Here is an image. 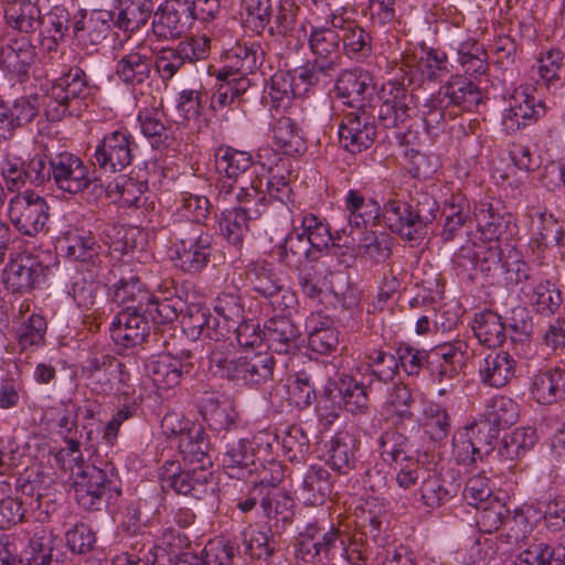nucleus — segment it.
<instances>
[{
    "label": "nucleus",
    "instance_id": "f257e3e1",
    "mask_svg": "<svg viewBox=\"0 0 565 565\" xmlns=\"http://www.w3.org/2000/svg\"><path fill=\"white\" fill-rule=\"evenodd\" d=\"M275 438L263 430L254 435L252 439L242 438L228 447L223 457V467L231 478L244 479L258 472L259 478L254 481L264 488H270L268 498H264L262 507L267 515L271 513V501L269 495L275 487L282 479V468L276 461H268L267 466L262 463L273 451Z\"/></svg>",
    "mask_w": 565,
    "mask_h": 565
},
{
    "label": "nucleus",
    "instance_id": "f03ea898",
    "mask_svg": "<svg viewBox=\"0 0 565 565\" xmlns=\"http://www.w3.org/2000/svg\"><path fill=\"white\" fill-rule=\"evenodd\" d=\"M168 249L173 267L186 275L203 271L212 255V236L195 224H175Z\"/></svg>",
    "mask_w": 565,
    "mask_h": 565
},
{
    "label": "nucleus",
    "instance_id": "7ed1b4c3",
    "mask_svg": "<svg viewBox=\"0 0 565 565\" xmlns=\"http://www.w3.org/2000/svg\"><path fill=\"white\" fill-rule=\"evenodd\" d=\"M328 67L327 64H307L294 73H275L265 87L264 102L277 110L286 108L292 98L305 97L311 87L324 82Z\"/></svg>",
    "mask_w": 565,
    "mask_h": 565
},
{
    "label": "nucleus",
    "instance_id": "20e7f679",
    "mask_svg": "<svg viewBox=\"0 0 565 565\" xmlns=\"http://www.w3.org/2000/svg\"><path fill=\"white\" fill-rule=\"evenodd\" d=\"M211 367H216L221 376L244 385H258L271 377L274 358L268 352H245L239 356L225 355L218 348L210 355Z\"/></svg>",
    "mask_w": 565,
    "mask_h": 565
},
{
    "label": "nucleus",
    "instance_id": "39448f33",
    "mask_svg": "<svg viewBox=\"0 0 565 565\" xmlns=\"http://www.w3.org/2000/svg\"><path fill=\"white\" fill-rule=\"evenodd\" d=\"M415 213L411 205L401 200H388L383 210V218L388 228L402 238L413 241L418 237L424 225L436 218L439 206L434 199L426 198Z\"/></svg>",
    "mask_w": 565,
    "mask_h": 565
},
{
    "label": "nucleus",
    "instance_id": "423d86ee",
    "mask_svg": "<svg viewBox=\"0 0 565 565\" xmlns=\"http://www.w3.org/2000/svg\"><path fill=\"white\" fill-rule=\"evenodd\" d=\"M75 499L85 510H97L106 499L120 494V482L113 470L86 467L74 486Z\"/></svg>",
    "mask_w": 565,
    "mask_h": 565
},
{
    "label": "nucleus",
    "instance_id": "0eeeda50",
    "mask_svg": "<svg viewBox=\"0 0 565 565\" xmlns=\"http://www.w3.org/2000/svg\"><path fill=\"white\" fill-rule=\"evenodd\" d=\"M49 210L43 196L33 191H24L10 199L8 217L21 235L34 237L45 231Z\"/></svg>",
    "mask_w": 565,
    "mask_h": 565
},
{
    "label": "nucleus",
    "instance_id": "6e6552de",
    "mask_svg": "<svg viewBox=\"0 0 565 565\" xmlns=\"http://www.w3.org/2000/svg\"><path fill=\"white\" fill-rule=\"evenodd\" d=\"M545 113V104L529 87H519L502 111L501 125L505 132L513 134L536 122Z\"/></svg>",
    "mask_w": 565,
    "mask_h": 565
},
{
    "label": "nucleus",
    "instance_id": "1a4fd4ad",
    "mask_svg": "<svg viewBox=\"0 0 565 565\" xmlns=\"http://www.w3.org/2000/svg\"><path fill=\"white\" fill-rule=\"evenodd\" d=\"M338 132L342 147L351 153H359L373 145L376 126L367 108L350 109L343 114Z\"/></svg>",
    "mask_w": 565,
    "mask_h": 565
},
{
    "label": "nucleus",
    "instance_id": "9d476101",
    "mask_svg": "<svg viewBox=\"0 0 565 565\" xmlns=\"http://www.w3.org/2000/svg\"><path fill=\"white\" fill-rule=\"evenodd\" d=\"M401 70L409 84L420 85L424 81L435 79L448 71L447 54L430 47H415L402 56Z\"/></svg>",
    "mask_w": 565,
    "mask_h": 565
},
{
    "label": "nucleus",
    "instance_id": "9b49d317",
    "mask_svg": "<svg viewBox=\"0 0 565 565\" xmlns=\"http://www.w3.org/2000/svg\"><path fill=\"white\" fill-rule=\"evenodd\" d=\"M338 541L339 530L335 526L330 525L326 529L319 522H312L299 533L295 553L305 562H320L334 553Z\"/></svg>",
    "mask_w": 565,
    "mask_h": 565
},
{
    "label": "nucleus",
    "instance_id": "f8f14e48",
    "mask_svg": "<svg viewBox=\"0 0 565 565\" xmlns=\"http://www.w3.org/2000/svg\"><path fill=\"white\" fill-rule=\"evenodd\" d=\"M192 367L190 352H182L180 355L160 353L150 356L145 363L147 376L159 391L175 387L182 376L190 373Z\"/></svg>",
    "mask_w": 565,
    "mask_h": 565
},
{
    "label": "nucleus",
    "instance_id": "ddd939ff",
    "mask_svg": "<svg viewBox=\"0 0 565 565\" xmlns=\"http://www.w3.org/2000/svg\"><path fill=\"white\" fill-rule=\"evenodd\" d=\"M106 279L107 295L111 302L130 305L131 309H142L145 301L150 299V290L127 265L114 267Z\"/></svg>",
    "mask_w": 565,
    "mask_h": 565
},
{
    "label": "nucleus",
    "instance_id": "4468645a",
    "mask_svg": "<svg viewBox=\"0 0 565 565\" xmlns=\"http://www.w3.org/2000/svg\"><path fill=\"white\" fill-rule=\"evenodd\" d=\"M132 136L118 129L104 136L94 152L96 164L106 172L120 171L132 160Z\"/></svg>",
    "mask_w": 565,
    "mask_h": 565
},
{
    "label": "nucleus",
    "instance_id": "2eb2a0df",
    "mask_svg": "<svg viewBox=\"0 0 565 565\" xmlns=\"http://www.w3.org/2000/svg\"><path fill=\"white\" fill-rule=\"evenodd\" d=\"M301 233H290L285 238V252L294 256L307 255L309 247L316 249L328 248L332 244L329 225L312 213L301 216Z\"/></svg>",
    "mask_w": 565,
    "mask_h": 565
},
{
    "label": "nucleus",
    "instance_id": "dca6fc26",
    "mask_svg": "<svg viewBox=\"0 0 565 565\" xmlns=\"http://www.w3.org/2000/svg\"><path fill=\"white\" fill-rule=\"evenodd\" d=\"M375 87L372 76L364 71H344L334 85L335 102L350 109L367 108Z\"/></svg>",
    "mask_w": 565,
    "mask_h": 565
},
{
    "label": "nucleus",
    "instance_id": "f3484780",
    "mask_svg": "<svg viewBox=\"0 0 565 565\" xmlns=\"http://www.w3.org/2000/svg\"><path fill=\"white\" fill-rule=\"evenodd\" d=\"M192 20L193 11L186 0H166L154 12L152 31L159 39H177Z\"/></svg>",
    "mask_w": 565,
    "mask_h": 565
},
{
    "label": "nucleus",
    "instance_id": "a211bd4d",
    "mask_svg": "<svg viewBox=\"0 0 565 565\" xmlns=\"http://www.w3.org/2000/svg\"><path fill=\"white\" fill-rule=\"evenodd\" d=\"M44 275L43 265L33 256L18 254L2 270V281L12 292H28L35 288Z\"/></svg>",
    "mask_w": 565,
    "mask_h": 565
},
{
    "label": "nucleus",
    "instance_id": "6ab92c4d",
    "mask_svg": "<svg viewBox=\"0 0 565 565\" xmlns=\"http://www.w3.org/2000/svg\"><path fill=\"white\" fill-rule=\"evenodd\" d=\"M52 177L56 186L68 193H79L90 183L88 169L75 154L62 152L51 159Z\"/></svg>",
    "mask_w": 565,
    "mask_h": 565
},
{
    "label": "nucleus",
    "instance_id": "aec40b11",
    "mask_svg": "<svg viewBox=\"0 0 565 565\" xmlns=\"http://www.w3.org/2000/svg\"><path fill=\"white\" fill-rule=\"evenodd\" d=\"M151 73V49L145 42H138L129 51H125L119 56L115 74L125 85H140L150 76Z\"/></svg>",
    "mask_w": 565,
    "mask_h": 565
},
{
    "label": "nucleus",
    "instance_id": "412c9836",
    "mask_svg": "<svg viewBox=\"0 0 565 565\" xmlns=\"http://www.w3.org/2000/svg\"><path fill=\"white\" fill-rule=\"evenodd\" d=\"M500 248L499 244L492 243H473L462 246L456 256V264L469 277L473 278L477 275H488L493 269H497L500 264Z\"/></svg>",
    "mask_w": 565,
    "mask_h": 565
},
{
    "label": "nucleus",
    "instance_id": "4be33fe9",
    "mask_svg": "<svg viewBox=\"0 0 565 565\" xmlns=\"http://www.w3.org/2000/svg\"><path fill=\"white\" fill-rule=\"evenodd\" d=\"M379 99V119L386 128L396 127L409 117L412 96L396 82L383 84Z\"/></svg>",
    "mask_w": 565,
    "mask_h": 565
},
{
    "label": "nucleus",
    "instance_id": "5701e85b",
    "mask_svg": "<svg viewBox=\"0 0 565 565\" xmlns=\"http://www.w3.org/2000/svg\"><path fill=\"white\" fill-rule=\"evenodd\" d=\"M532 401L540 405H552L565 399V369L561 366L542 369L529 382Z\"/></svg>",
    "mask_w": 565,
    "mask_h": 565
},
{
    "label": "nucleus",
    "instance_id": "b1692460",
    "mask_svg": "<svg viewBox=\"0 0 565 565\" xmlns=\"http://www.w3.org/2000/svg\"><path fill=\"white\" fill-rule=\"evenodd\" d=\"M441 105L461 111L473 110L482 100V93L477 85L462 75L451 76L438 92Z\"/></svg>",
    "mask_w": 565,
    "mask_h": 565
},
{
    "label": "nucleus",
    "instance_id": "393cba45",
    "mask_svg": "<svg viewBox=\"0 0 565 565\" xmlns=\"http://www.w3.org/2000/svg\"><path fill=\"white\" fill-rule=\"evenodd\" d=\"M473 220L484 241L495 244L502 235L511 231L513 217L501 213L489 198L481 199L475 204Z\"/></svg>",
    "mask_w": 565,
    "mask_h": 565
},
{
    "label": "nucleus",
    "instance_id": "a878e982",
    "mask_svg": "<svg viewBox=\"0 0 565 565\" xmlns=\"http://www.w3.org/2000/svg\"><path fill=\"white\" fill-rule=\"evenodd\" d=\"M142 309H127L120 311L113 320L110 335L117 345L134 348L140 344L148 333V321L140 313Z\"/></svg>",
    "mask_w": 565,
    "mask_h": 565
},
{
    "label": "nucleus",
    "instance_id": "bb28decb",
    "mask_svg": "<svg viewBox=\"0 0 565 565\" xmlns=\"http://www.w3.org/2000/svg\"><path fill=\"white\" fill-rule=\"evenodd\" d=\"M327 465L339 475H348L358 462L359 440L349 431L334 434L324 446Z\"/></svg>",
    "mask_w": 565,
    "mask_h": 565
},
{
    "label": "nucleus",
    "instance_id": "cd10ccee",
    "mask_svg": "<svg viewBox=\"0 0 565 565\" xmlns=\"http://www.w3.org/2000/svg\"><path fill=\"white\" fill-rule=\"evenodd\" d=\"M35 54V49L26 36L11 40L0 49L1 68L17 77V81L23 82L29 76Z\"/></svg>",
    "mask_w": 565,
    "mask_h": 565
},
{
    "label": "nucleus",
    "instance_id": "c85d7f7f",
    "mask_svg": "<svg viewBox=\"0 0 565 565\" xmlns=\"http://www.w3.org/2000/svg\"><path fill=\"white\" fill-rule=\"evenodd\" d=\"M88 94V84L84 71L79 67L71 68L66 74L57 78L50 93V98L56 103L57 115H65L70 104Z\"/></svg>",
    "mask_w": 565,
    "mask_h": 565
},
{
    "label": "nucleus",
    "instance_id": "c756f323",
    "mask_svg": "<svg viewBox=\"0 0 565 565\" xmlns=\"http://www.w3.org/2000/svg\"><path fill=\"white\" fill-rule=\"evenodd\" d=\"M478 372L482 384L501 388L514 379L516 361L508 352H490L479 363Z\"/></svg>",
    "mask_w": 565,
    "mask_h": 565
},
{
    "label": "nucleus",
    "instance_id": "7c9ffc66",
    "mask_svg": "<svg viewBox=\"0 0 565 565\" xmlns=\"http://www.w3.org/2000/svg\"><path fill=\"white\" fill-rule=\"evenodd\" d=\"M262 51L259 45L250 43H236L225 54L224 66L218 71L216 78L226 76H246L253 73L259 65Z\"/></svg>",
    "mask_w": 565,
    "mask_h": 565
},
{
    "label": "nucleus",
    "instance_id": "2f4dec72",
    "mask_svg": "<svg viewBox=\"0 0 565 565\" xmlns=\"http://www.w3.org/2000/svg\"><path fill=\"white\" fill-rule=\"evenodd\" d=\"M149 301H145L142 311L147 313L154 323H168L174 321L182 310V299L177 295L175 289L168 285H159L157 289L150 290Z\"/></svg>",
    "mask_w": 565,
    "mask_h": 565
},
{
    "label": "nucleus",
    "instance_id": "473e14b6",
    "mask_svg": "<svg viewBox=\"0 0 565 565\" xmlns=\"http://www.w3.org/2000/svg\"><path fill=\"white\" fill-rule=\"evenodd\" d=\"M39 113L36 96H21L12 103L0 104V135L31 122Z\"/></svg>",
    "mask_w": 565,
    "mask_h": 565
},
{
    "label": "nucleus",
    "instance_id": "72a5a7b5",
    "mask_svg": "<svg viewBox=\"0 0 565 565\" xmlns=\"http://www.w3.org/2000/svg\"><path fill=\"white\" fill-rule=\"evenodd\" d=\"M262 215L260 209L233 207L225 209L218 215L221 234L233 245H239L249 231V222Z\"/></svg>",
    "mask_w": 565,
    "mask_h": 565
},
{
    "label": "nucleus",
    "instance_id": "f704fd0d",
    "mask_svg": "<svg viewBox=\"0 0 565 565\" xmlns=\"http://www.w3.org/2000/svg\"><path fill=\"white\" fill-rule=\"evenodd\" d=\"M172 216L178 224H195L202 226L211 211L210 200L205 195L180 192L172 203Z\"/></svg>",
    "mask_w": 565,
    "mask_h": 565
},
{
    "label": "nucleus",
    "instance_id": "c9c22d12",
    "mask_svg": "<svg viewBox=\"0 0 565 565\" xmlns=\"http://www.w3.org/2000/svg\"><path fill=\"white\" fill-rule=\"evenodd\" d=\"M184 329L193 339H210L220 341L227 331L225 323L213 316L207 308L193 306L189 309V316L183 320Z\"/></svg>",
    "mask_w": 565,
    "mask_h": 565
},
{
    "label": "nucleus",
    "instance_id": "e433bc0d",
    "mask_svg": "<svg viewBox=\"0 0 565 565\" xmlns=\"http://www.w3.org/2000/svg\"><path fill=\"white\" fill-rule=\"evenodd\" d=\"M268 348L277 353H290L298 348L299 331L287 317L270 319L264 332Z\"/></svg>",
    "mask_w": 565,
    "mask_h": 565
},
{
    "label": "nucleus",
    "instance_id": "4c0bfd02",
    "mask_svg": "<svg viewBox=\"0 0 565 565\" xmlns=\"http://www.w3.org/2000/svg\"><path fill=\"white\" fill-rule=\"evenodd\" d=\"M341 38L330 26H312L309 45L317 60L312 64L323 65L329 67L326 70L327 78L328 72L331 70L334 58L338 56Z\"/></svg>",
    "mask_w": 565,
    "mask_h": 565
},
{
    "label": "nucleus",
    "instance_id": "58836bf2",
    "mask_svg": "<svg viewBox=\"0 0 565 565\" xmlns=\"http://www.w3.org/2000/svg\"><path fill=\"white\" fill-rule=\"evenodd\" d=\"M232 193L235 195L237 203L242 205L241 207L260 209L263 213L268 204L264 190V178H260V174H256L248 185H222L218 192V201H230L228 196Z\"/></svg>",
    "mask_w": 565,
    "mask_h": 565
},
{
    "label": "nucleus",
    "instance_id": "ea45409f",
    "mask_svg": "<svg viewBox=\"0 0 565 565\" xmlns=\"http://www.w3.org/2000/svg\"><path fill=\"white\" fill-rule=\"evenodd\" d=\"M332 488L330 472L321 466H311L303 477L300 495L303 502L317 505L330 497Z\"/></svg>",
    "mask_w": 565,
    "mask_h": 565
},
{
    "label": "nucleus",
    "instance_id": "a19ab883",
    "mask_svg": "<svg viewBox=\"0 0 565 565\" xmlns=\"http://www.w3.org/2000/svg\"><path fill=\"white\" fill-rule=\"evenodd\" d=\"M344 210L349 223L355 227L373 223L380 214V205L373 199H367L360 190L350 189L344 198Z\"/></svg>",
    "mask_w": 565,
    "mask_h": 565
},
{
    "label": "nucleus",
    "instance_id": "79ce46f5",
    "mask_svg": "<svg viewBox=\"0 0 565 565\" xmlns=\"http://www.w3.org/2000/svg\"><path fill=\"white\" fill-rule=\"evenodd\" d=\"M164 488H170L179 494L201 499L207 493L206 473L204 469L172 472L162 477Z\"/></svg>",
    "mask_w": 565,
    "mask_h": 565
},
{
    "label": "nucleus",
    "instance_id": "37998d69",
    "mask_svg": "<svg viewBox=\"0 0 565 565\" xmlns=\"http://www.w3.org/2000/svg\"><path fill=\"white\" fill-rule=\"evenodd\" d=\"M274 143L288 156L305 152L306 139L302 130L288 117L279 118L273 127Z\"/></svg>",
    "mask_w": 565,
    "mask_h": 565
},
{
    "label": "nucleus",
    "instance_id": "c03bdc74",
    "mask_svg": "<svg viewBox=\"0 0 565 565\" xmlns=\"http://www.w3.org/2000/svg\"><path fill=\"white\" fill-rule=\"evenodd\" d=\"M472 330L479 342L489 348L501 345L505 339V328L501 317L491 310L476 313Z\"/></svg>",
    "mask_w": 565,
    "mask_h": 565
},
{
    "label": "nucleus",
    "instance_id": "a18cd8bd",
    "mask_svg": "<svg viewBox=\"0 0 565 565\" xmlns=\"http://www.w3.org/2000/svg\"><path fill=\"white\" fill-rule=\"evenodd\" d=\"M246 274L253 290L264 298L273 299L280 290V279L267 260L250 263Z\"/></svg>",
    "mask_w": 565,
    "mask_h": 565
},
{
    "label": "nucleus",
    "instance_id": "49530a36",
    "mask_svg": "<svg viewBox=\"0 0 565 565\" xmlns=\"http://www.w3.org/2000/svg\"><path fill=\"white\" fill-rule=\"evenodd\" d=\"M537 435L532 427H519L507 434L499 448V455L504 460H515L527 454L536 444Z\"/></svg>",
    "mask_w": 565,
    "mask_h": 565
},
{
    "label": "nucleus",
    "instance_id": "de8ad7c7",
    "mask_svg": "<svg viewBox=\"0 0 565 565\" xmlns=\"http://www.w3.org/2000/svg\"><path fill=\"white\" fill-rule=\"evenodd\" d=\"M458 62L466 74L478 77L487 73L489 68L488 54L482 44L475 39H467L459 43Z\"/></svg>",
    "mask_w": 565,
    "mask_h": 565
},
{
    "label": "nucleus",
    "instance_id": "09e8293b",
    "mask_svg": "<svg viewBox=\"0 0 565 565\" xmlns=\"http://www.w3.org/2000/svg\"><path fill=\"white\" fill-rule=\"evenodd\" d=\"M178 447L184 460L201 463L200 469H203L207 459L209 440L201 426L192 425L186 434H182Z\"/></svg>",
    "mask_w": 565,
    "mask_h": 565
},
{
    "label": "nucleus",
    "instance_id": "8fccbe9b",
    "mask_svg": "<svg viewBox=\"0 0 565 565\" xmlns=\"http://www.w3.org/2000/svg\"><path fill=\"white\" fill-rule=\"evenodd\" d=\"M146 190L145 182L126 175L117 177L106 188L107 195L126 207L138 206Z\"/></svg>",
    "mask_w": 565,
    "mask_h": 565
},
{
    "label": "nucleus",
    "instance_id": "3c124183",
    "mask_svg": "<svg viewBox=\"0 0 565 565\" xmlns=\"http://www.w3.org/2000/svg\"><path fill=\"white\" fill-rule=\"evenodd\" d=\"M118 15L116 24L125 31H135L143 25L150 15L149 0H117Z\"/></svg>",
    "mask_w": 565,
    "mask_h": 565
},
{
    "label": "nucleus",
    "instance_id": "603ef678",
    "mask_svg": "<svg viewBox=\"0 0 565 565\" xmlns=\"http://www.w3.org/2000/svg\"><path fill=\"white\" fill-rule=\"evenodd\" d=\"M457 487L443 480L437 475H428L419 488L420 500L427 508L436 509L451 500Z\"/></svg>",
    "mask_w": 565,
    "mask_h": 565
},
{
    "label": "nucleus",
    "instance_id": "864d4df0",
    "mask_svg": "<svg viewBox=\"0 0 565 565\" xmlns=\"http://www.w3.org/2000/svg\"><path fill=\"white\" fill-rule=\"evenodd\" d=\"M215 164L218 172L236 179L252 167L253 159L249 152L223 146L215 152Z\"/></svg>",
    "mask_w": 565,
    "mask_h": 565
},
{
    "label": "nucleus",
    "instance_id": "5fc2aeb1",
    "mask_svg": "<svg viewBox=\"0 0 565 565\" xmlns=\"http://www.w3.org/2000/svg\"><path fill=\"white\" fill-rule=\"evenodd\" d=\"M47 323L44 317L32 313L18 327L15 335L22 351L36 350L45 344Z\"/></svg>",
    "mask_w": 565,
    "mask_h": 565
},
{
    "label": "nucleus",
    "instance_id": "6e6d98bb",
    "mask_svg": "<svg viewBox=\"0 0 565 565\" xmlns=\"http://www.w3.org/2000/svg\"><path fill=\"white\" fill-rule=\"evenodd\" d=\"M40 10L30 0H15L7 3L4 17L7 23L21 32L28 33L34 29Z\"/></svg>",
    "mask_w": 565,
    "mask_h": 565
},
{
    "label": "nucleus",
    "instance_id": "4d7b16f0",
    "mask_svg": "<svg viewBox=\"0 0 565 565\" xmlns=\"http://www.w3.org/2000/svg\"><path fill=\"white\" fill-rule=\"evenodd\" d=\"M221 83L212 98L214 109L231 108L236 100L244 95L250 86V81L246 76L217 78Z\"/></svg>",
    "mask_w": 565,
    "mask_h": 565
},
{
    "label": "nucleus",
    "instance_id": "13d9d810",
    "mask_svg": "<svg viewBox=\"0 0 565 565\" xmlns=\"http://www.w3.org/2000/svg\"><path fill=\"white\" fill-rule=\"evenodd\" d=\"M201 413L210 426L220 430L233 427L238 417V414L231 402H220L212 397L205 399L202 405Z\"/></svg>",
    "mask_w": 565,
    "mask_h": 565
},
{
    "label": "nucleus",
    "instance_id": "bf43d9fd",
    "mask_svg": "<svg viewBox=\"0 0 565 565\" xmlns=\"http://www.w3.org/2000/svg\"><path fill=\"white\" fill-rule=\"evenodd\" d=\"M450 416L445 407L428 402L423 408L422 427L434 440L445 438L450 430Z\"/></svg>",
    "mask_w": 565,
    "mask_h": 565
},
{
    "label": "nucleus",
    "instance_id": "052dcab7",
    "mask_svg": "<svg viewBox=\"0 0 565 565\" xmlns=\"http://www.w3.org/2000/svg\"><path fill=\"white\" fill-rule=\"evenodd\" d=\"M381 457L390 463H403L413 458L408 455L407 437L396 430L384 431L379 439Z\"/></svg>",
    "mask_w": 565,
    "mask_h": 565
},
{
    "label": "nucleus",
    "instance_id": "680f3d73",
    "mask_svg": "<svg viewBox=\"0 0 565 565\" xmlns=\"http://www.w3.org/2000/svg\"><path fill=\"white\" fill-rule=\"evenodd\" d=\"M98 245L89 233L68 232L65 237V253L74 260L88 262L98 254Z\"/></svg>",
    "mask_w": 565,
    "mask_h": 565
},
{
    "label": "nucleus",
    "instance_id": "e2e57ef3",
    "mask_svg": "<svg viewBox=\"0 0 565 565\" xmlns=\"http://www.w3.org/2000/svg\"><path fill=\"white\" fill-rule=\"evenodd\" d=\"M519 404L511 397L499 395L491 398L488 406V417L494 427L510 426L518 422Z\"/></svg>",
    "mask_w": 565,
    "mask_h": 565
},
{
    "label": "nucleus",
    "instance_id": "0e129e2a",
    "mask_svg": "<svg viewBox=\"0 0 565 565\" xmlns=\"http://www.w3.org/2000/svg\"><path fill=\"white\" fill-rule=\"evenodd\" d=\"M343 407L352 413H362L367 407V394L364 386L351 376H343L338 386Z\"/></svg>",
    "mask_w": 565,
    "mask_h": 565
},
{
    "label": "nucleus",
    "instance_id": "69168bd1",
    "mask_svg": "<svg viewBox=\"0 0 565 565\" xmlns=\"http://www.w3.org/2000/svg\"><path fill=\"white\" fill-rule=\"evenodd\" d=\"M477 510V524L484 533H492L499 530L503 520L509 515V509L499 497L480 505Z\"/></svg>",
    "mask_w": 565,
    "mask_h": 565
},
{
    "label": "nucleus",
    "instance_id": "338daca9",
    "mask_svg": "<svg viewBox=\"0 0 565 565\" xmlns=\"http://www.w3.org/2000/svg\"><path fill=\"white\" fill-rule=\"evenodd\" d=\"M264 178V190L266 198L279 202H285L290 196V185L287 180V169L280 166L270 168L266 174H260Z\"/></svg>",
    "mask_w": 565,
    "mask_h": 565
},
{
    "label": "nucleus",
    "instance_id": "774afa93",
    "mask_svg": "<svg viewBox=\"0 0 565 565\" xmlns=\"http://www.w3.org/2000/svg\"><path fill=\"white\" fill-rule=\"evenodd\" d=\"M234 555V545L225 537L210 540L201 553L206 565H232Z\"/></svg>",
    "mask_w": 565,
    "mask_h": 565
}]
</instances>
